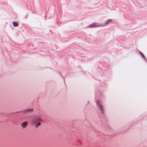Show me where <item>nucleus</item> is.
I'll list each match as a JSON object with an SVG mask.
<instances>
[{
    "mask_svg": "<svg viewBox=\"0 0 147 147\" xmlns=\"http://www.w3.org/2000/svg\"><path fill=\"white\" fill-rule=\"evenodd\" d=\"M28 111H33V109H28Z\"/></svg>",
    "mask_w": 147,
    "mask_h": 147,
    "instance_id": "obj_9",
    "label": "nucleus"
},
{
    "mask_svg": "<svg viewBox=\"0 0 147 147\" xmlns=\"http://www.w3.org/2000/svg\"><path fill=\"white\" fill-rule=\"evenodd\" d=\"M140 54L141 55V56H142V57L143 58H144V59H145V56L141 52H140Z\"/></svg>",
    "mask_w": 147,
    "mask_h": 147,
    "instance_id": "obj_7",
    "label": "nucleus"
},
{
    "mask_svg": "<svg viewBox=\"0 0 147 147\" xmlns=\"http://www.w3.org/2000/svg\"><path fill=\"white\" fill-rule=\"evenodd\" d=\"M13 26L15 27H17L18 26V24L16 22H13Z\"/></svg>",
    "mask_w": 147,
    "mask_h": 147,
    "instance_id": "obj_6",
    "label": "nucleus"
},
{
    "mask_svg": "<svg viewBox=\"0 0 147 147\" xmlns=\"http://www.w3.org/2000/svg\"><path fill=\"white\" fill-rule=\"evenodd\" d=\"M27 125V122H24L21 125V126L23 128H24Z\"/></svg>",
    "mask_w": 147,
    "mask_h": 147,
    "instance_id": "obj_5",
    "label": "nucleus"
},
{
    "mask_svg": "<svg viewBox=\"0 0 147 147\" xmlns=\"http://www.w3.org/2000/svg\"><path fill=\"white\" fill-rule=\"evenodd\" d=\"M97 104L98 106L99 107L100 109L102 111L103 110V108L102 106L100 104V101L99 100H98L97 102Z\"/></svg>",
    "mask_w": 147,
    "mask_h": 147,
    "instance_id": "obj_3",
    "label": "nucleus"
},
{
    "mask_svg": "<svg viewBox=\"0 0 147 147\" xmlns=\"http://www.w3.org/2000/svg\"><path fill=\"white\" fill-rule=\"evenodd\" d=\"M102 26V25H101V24H99L97 22H94L90 25L88 27L93 28L95 27H100Z\"/></svg>",
    "mask_w": 147,
    "mask_h": 147,
    "instance_id": "obj_1",
    "label": "nucleus"
},
{
    "mask_svg": "<svg viewBox=\"0 0 147 147\" xmlns=\"http://www.w3.org/2000/svg\"><path fill=\"white\" fill-rule=\"evenodd\" d=\"M42 119L40 118H37V119H33L31 121L32 123L33 124L36 123L37 122H41Z\"/></svg>",
    "mask_w": 147,
    "mask_h": 147,
    "instance_id": "obj_2",
    "label": "nucleus"
},
{
    "mask_svg": "<svg viewBox=\"0 0 147 147\" xmlns=\"http://www.w3.org/2000/svg\"><path fill=\"white\" fill-rule=\"evenodd\" d=\"M111 22V19H109L108 20H107L105 22V24H103L101 25H102V26H105L107 24H109V23H110Z\"/></svg>",
    "mask_w": 147,
    "mask_h": 147,
    "instance_id": "obj_4",
    "label": "nucleus"
},
{
    "mask_svg": "<svg viewBox=\"0 0 147 147\" xmlns=\"http://www.w3.org/2000/svg\"><path fill=\"white\" fill-rule=\"evenodd\" d=\"M40 125L41 124L40 123H37L35 126V127L37 128L38 126H40Z\"/></svg>",
    "mask_w": 147,
    "mask_h": 147,
    "instance_id": "obj_8",
    "label": "nucleus"
}]
</instances>
